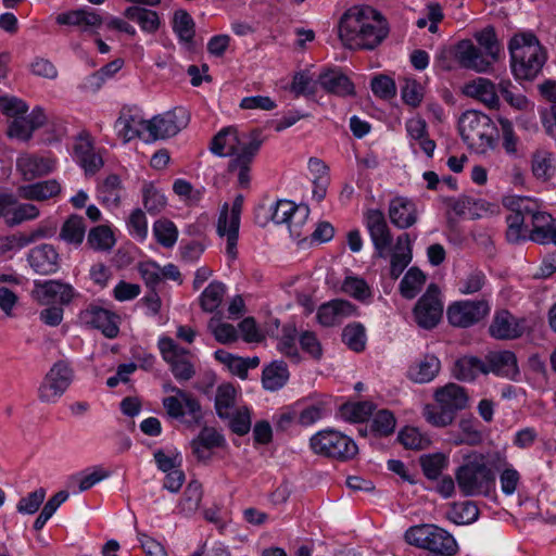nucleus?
<instances>
[{"label": "nucleus", "mask_w": 556, "mask_h": 556, "mask_svg": "<svg viewBox=\"0 0 556 556\" xmlns=\"http://www.w3.org/2000/svg\"><path fill=\"white\" fill-rule=\"evenodd\" d=\"M262 143L258 129L239 132L236 127L229 126L213 137L210 150L218 156H231L228 170L238 174V182L241 187H248L250 167Z\"/></svg>", "instance_id": "f257e3e1"}, {"label": "nucleus", "mask_w": 556, "mask_h": 556, "mask_svg": "<svg viewBox=\"0 0 556 556\" xmlns=\"http://www.w3.org/2000/svg\"><path fill=\"white\" fill-rule=\"evenodd\" d=\"M388 34L387 20L370 7H353L340 18L339 38L351 50H374Z\"/></svg>", "instance_id": "f03ea898"}, {"label": "nucleus", "mask_w": 556, "mask_h": 556, "mask_svg": "<svg viewBox=\"0 0 556 556\" xmlns=\"http://www.w3.org/2000/svg\"><path fill=\"white\" fill-rule=\"evenodd\" d=\"M405 542L427 551V556H455L458 544L445 529L433 523H420L409 527L404 533Z\"/></svg>", "instance_id": "7ed1b4c3"}, {"label": "nucleus", "mask_w": 556, "mask_h": 556, "mask_svg": "<svg viewBox=\"0 0 556 556\" xmlns=\"http://www.w3.org/2000/svg\"><path fill=\"white\" fill-rule=\"evenodd\" d=\"M434 400L438 405H426L424 417L434 427H446L454 421L459 410L467 407L469 397L463 387L447 383L435 390Z\"/></svg>", "instance_id": "20e7f679"}, {"label": "nucleus", "mask_w": 556, "mask_h": 556, "mask_svg": "<svg viewBox=\"0 0 556 556\" xmlns=\"http://www.w3.org/2000/svg\"><path fill=\"white\" fill-rule=\"evenodd\" d=\"M462 139L478 152L494 149L498 139V129L486 114L468 110L458 121Z\"/></svg>", "instance_id": "39448f33"}, {"label": "nucleus", "mask_w": 556, "mask_h": 556, "mask_svg": "<svg viewBox=\"0 0 556 556\" xmlns=\"http://www.w3.org/2000/svg\"><path fill=\"white\" fill-rule=\"evenodd\" d=\"M455 477L460 492L466 496L488 494L495 481L482 454L467 456L465 463L457 468Z\"/></svg>", "instance_id": "423d86ee"}, {"label": "nucleus", "mask_w": 556, "mask_h": 556, "mask_svg": "<svg viewBox=\"0 0 556 556\" xmlns=\"http://www.w3.org/2000/svg\"><path fill=\"white\" fill-rule=\"evenodd\" d=\"M309 446L317 455L341 462L350 460L358 453L352 438L333 429H324L312 435Z\"/></svg>", "instance_id": "0eeeda50"}, {"label": "nucleus", "mask_w": 556, "mask_h": 556, "mask_svg": "<svg viewBox=\"0 0 556 556\" xmlns=\"http://www.w3.org/2000/svg\"><path fill=\"white\" fill-rule=\"evenodd\" d=\"M74 380V370L67 361L55 362L38 388V399L43 403H55Z\"/></svg>", "instance_id": "6e6552de"}, {"label": "nucleus", "mask_w": 556, "mask_h": 556, "mask_svg": "<svg viewBox=\"0 0 556 556\" xmlns=\"http://www.w3.org/2000/svg\"><path fill=\"white\" fill-rule=\"evenodd\" d=\"M189 121V112L182 106H178L163 114L155 115L150 121H147L146 141H155L174 137L181 129L187 127Z\"/></svg>", "instance_id": "1a4fd4ad"}, {"label": "nucleus", "mask_w": 556, "mask_h": 556, "mask_svg": "<svg viewBox=\"0 0 556 556\" xmlns=\"http://www.w3.org/2000/svg\"><path fill=\"white\" fill-rule=\"evenodd\" d=\"M243 201V195L238 194L230 207L228 203H225L219 212L217 220V233L220 237L227 238L226 253L231 260L237 258L238 255L237 243Z\"/></svg>", "instance_id": "9d476101"}, {"label": "nucleus", "mask_w": 556, "mask_h": 556, "mask_svg": "<svg viewBox=\"0 0 556 556\" xmlns=\"http://www.w3.org/2000/svg\"><path fill=\"white\" fill-rule=\"evenodd\" d=\"M163 359L169 365L170 371L179 382L189 381L195 375L191 363V353L178 345L172 338L162 337L157 342Z\"/></svg>", "instance_id": "9b49d317"}, {"label": "nucleus", "mask_w": 556, "mask_h": 556, "mask_svg": "<svg viewBox=\"0 0 556 556\" xmlns=\"http://www.w3.org/2000/svg\"><path fill=\"white\" fill-rule=\"evenodd\" d=\"M440 289L431 283L414 308L417 325L424 329L434 328L442 318L443 304L439 298Z\"/></svg>", "instance_id": "f8f14e48"}, {"label": "nucleus", "mask_w": 556, "mask_h": 556, "mask_svg": "<svg viewBox=\"0 0 556 556\" xmlns=\"http://www.w3.org/2000/svg\"><path fill=\"white\" fill-rule=\"evenodd\" d=\"M490 312L486 301H458L451 304L446 315L451 325L467 328L480 321Z\"/></svg>", "instance_id": "ddd939ff"}, {"label": "nucleus", "mask_w": 556, "mask_h": 556, "mask_svg": "<svg viewBox=\"0 0 556 556\" xmlns=\"http://www.w3.org/2000/svg\"><path fill=\"white\" fill-rule=\"evenodd\" d=\"M75 289L61 280H35L31 298L41 305L59 302L67 305L76 296Z\"/></svg>", "instance_id": "4468645a"}, {"label": "nucleus", "mask_w": 556, "mask_h": 556, "mask_svg": "<svg viewBox=\"0 0 556 556\" xmlns=\"http://www.w3.org/2000/svg\"><path fill=\"white\" fill-rule=\"evenodd\" d=\"M365 225L375 248V256L387 258L392 244V235L384 214L380 210H368L365 214Z\"/></svg>", "instance_id": "2eb2a0df"}, {"label": "nucleus", "mask_w": 556, "mask_h": 556, "mask_svg": "<svg viewBox=\"0 0 556 556\" xmlns=\"http://www.w3.org/2000/svg\"><path fill=\"white\" fill-rule=\"evenodd\" d=\"M523 224L530 227L529 240L539 244L556 243V226L551 214L523 207Z\"/></svg>", "instance_id": "dca6fc26"}, {"label": "nucleus", "mask_w": 556, "mask_h": 556, "mask_svg": "<svg viewBox=\"0 0 556 556\" xmlns=\"http://www.w3.org/2000/svg\"><path fill=\"white\" fill-rule=\"evenodd\" d=\"M309 208L307 205H295L288 200H279L273 206L271 220L276 224L287 223L291 237L300 239L302 237L301 225L308 217Z\"/></svg>", "instance_id": "f3484780"}, {"label": "nucleus", "mask_w": 556, "mask_h": 556, "mask_svg": "<svg viewBox=\"0 0 556 556\" xmlns=\"http://www.w3.org/2000/svg\"><path fill=\"white\" fill-rule=\"evenodd\" d=\"M523 80L538 76L547 60V52L540 43L538 37L523 31Z\"/></svg>", "instance_id": "a211bd4d"}, {"label": "nucleus", "mask_w": 556, "mask_h": 556, "mask_svg": "<svg viewBox=\"0 0 556 556\" xmlns=\"http://www.w3.org/2000/svg\"><path fill=\"white\" fill-rule=\"evenodd\" d=\"M27 262L36 274L45 276L59 270L61 257L54 245L41 243L29 250Z\"/></svg>", "instance_id": "6ab92c4d"}, {"label": "nucleus", "mask_w": 556, "mask_h": 556, "mask_svg": "<svg viewBox=\"0 0 556 556\" xmlns=\"http://www.w3.org/2000/svg\"><path fill=\"white\" fill-rule=\"evenodd\" d=\"M79 318L85 325L101 330L106 338L113 339L118 334L117 316L109 309L90 304L80 312Z\"/></svg>", "instance_id": "aec40b11"}, {"label": "nucleus", "mask_w": 556, "mask_h": 556, "mask_svg": "<svg viewBox=\"0 0 556 556\" xmlns=\"http://www.w3.org/2000/svg\"><path fill=\"white\" fill-rule=\"evenodd\" d=\"M455 58L462 67L485 73L492 66L482 52L468 39L460 40L455 47Z\"/></svg>", "instance_id": "412c9836"}, {"label": "nucleus", "mask_w": 556, "mask_h": 556, "mask_svg": "<svg viewBox=\"0 0 556 556\" xmlns=\"http://www.w3.org/2000/svg\"><path fill=\"white\" fill-rule=\"evenodd\" d=\"M389 217L399 229H407L416 224L418 211L415 202L405 197H396L389 203Z\"/></svg>", "instance_id": "4be33fe9"}, {"label": "nucleus", "mask_w": 556, "mask_h": 556, "mask_svg": "<svg viewBox=\"0 0 556 556\" xmlns=\"http://www.w3.org/2000/svg\"><path fill=\"white\" fill-rule=\"evenodd\" d=\"M225 444V437L213 427H203L191 441L192 453L201 462L211 459V450L223 447Z\"/></svg>", "instance_id": "5701e85b"}, {"label": "nucleus", "mask_w": 556, "mask_h": 556, "mask_svg": "<svg viewBox=\"0 0 556 556\" xmlns=\"http://www.w3.org/2000/svg\"><path fill=\"white\" fill-rule=\"evenodd\" d=\"M356 313V306L346 300H332L323 304L317 311V319L325 327H332L342 321L343 318Z\"/></svg>", "instance_id": "b1692460"}, {"label": "nucleus", "mask_w": 556, "mask_h": 556, "mask_svg": "<svg viewBox=\"0 0 556 556\" xmlns=\"http://www.w3.org/2000/svg\"><path fill=\"white\" fill-rule=\"evenodd\" d=\"M16 168L26 181L48 175L54 169V162L48 157L23 154L17 157Z\"/></svg>", "instance_id": "393cba45"}, {"label": "nucleus", "mask_w": 556, "mask_h": 556, "mask_svg": "<svg viewBox=\"0 0 556 556\" xmlns=\"http://www.w3.org/2000/svg\"><path fill=\"white\" fill-rule=\"evenodd\" d=\"M413 258L412 240L408 233H402L396 238L391 253L390 277L397 279Z\"/></svg>", "instance_id": "a878e982"}, {"label": "nucleus", "mask_w": 556, "mask_h": 556, "mask_svg": "<svg viewBox=\"0 0 556 556\" xmlns=\"http://www.w3.org/2000/svg\"><path fill=\"white\" fill-rule=\"evenodd\" d=\"M464 94L481 101L489 109H497L500 99L495 85L488 78L478 77L464 86Z\"/></svg>", "instance_id": "bb28decb"}, {"label": "nucleus", "mask_w": 556, "mask_h": 556, "mask_svg": "<svg viewBox=\"0 0 556 556\" xmlns=\"http://www.w3.org/2000/svg\"><path fill=\"white\" fill-rule=\"evenodd\" d=\"M491 337L498 340H509L520 336L519 320L508 311H497L489 327Z\"/></svg>", "instance_id": "cd10ccee"}, {"label": "nucleus", "mask_w": 556, "mask_h": 556, "mask_svg": "<svg viewBox=\"0 0 556 556\" xmlns=\"http://www.w3.org/2000/svg\"><path fill=\"white\" fill-rule=\"evenodd\" d=\"M485 363L488 364L486 374L493 372L497 376L515 378L518 374V365L517 357L513 352L509 351H498V352H490L484 357Z\"/></svg>", "instance_id": "c85d7f7f"}, {"label": "nucleus", "mask_w": 556, "mask_h": 556, "mask_svg": "<svg viewBox=\"0 0 556 556\" xmlns=\"http://www.w3.org/2000/svg\"><path fill=\"white\" fill-rule=\"evenodd\" d=\"M503 206L510 212L506 216V238L510 243H519L521 240V197L507 194L502 199Z\"/></svg>", "instance_id": "c756f323"}, {"label": "nucleus", "mask_w": 556, "mask_h": 556, "mask_svg": "<svg viewBox=\"0 0 556 556\" xmlns=\"http://www.w3.org/2000/svg\"><path fill=\"white\" fill-rule=\"evenodd\" d=\"M146 124L147 121L142 119L139 115L131 114L129 111H123L115 122V128L117 130V135L125 143L137 137L142 138L146 141Z\"/></svg>", "instance_id": "7c9ffc66"}, {"label": "nucleus", "mask_w": 556, "mask_h": 556, "mask_svg": "<svg viewBox=\"0 0 556 556\" xmlns=\"http://www.w3.org/2000/svg\"><path fill=\"white\" fill-rule=\"evenodd\" d=\"M61 192V185L55 179L17 187V197L28 201H46Z\"/></svg>", "instance_id": "2f4dec72"}, {"label": "nucleus", "mask_w": 556, "mask_h": 556, "mask_svg": "<svg viewBox=\"0 0 556 556\" xmlns=\"http://www.w3.org/2000/svg\"><path fill=\"white\" fill-rule=\"evenodd\" d=\"M56 22L60 25H73L81 27L84 30H88L101 26L103 18L94 9L83 8L59 14Z\"/></svg>", "instance_id": "473e14b6"}, {"label": "nucleus", "mask_w": 556, "mask_h": 556, "mask_svg": "<svg viewBox=\"0 0 556 556\" xmlns=\"http://www.w3.org/2000/svg\"><path fill=\"white\" fill-rule=\"evenodd\" d=\"M318 81L323 89L328 93L338 97H349L355 94L354 84L350 78L339 71H328L318 77Z\"/></svg>", "instance_id": "72a5a7b5"}, {"label": "nucleus", "mask_w": 556, "mask_h": 556, "mask_svg": "<svg viewBox=\"0 0 556 556\" xmlns=\"http://www.w3.org/2000/svg\"><path fill=\"white\" fill-rule=\"evenodd\" d=\"M440 368L439 358L432 354H427L409 367L407 376L414 382L427 383L437 377Z\"/></svg>", "instance_id": "f704fd0d"}, {"label": "nucleus", "mask_w": 556, "mask_h": 556, "mask_svg": "<svg viewBox=\"0 0 556 556\" xmlns=\"http://www.w3.org/2000/svg\"><path fill=\"white\" fill-rule=\"evenodd\" d=\"M288 366L283 361H274L263 368L262 383L265 390L277 391L289 380Z\"/></svg>", "instance_id": "c9c22d12"}, {"label": "nucleus", "mask_w": 556, "mask_h": 556, "mask_svg": "<svg viewBox=\"0 0 556 556\" xmlns=\"http://www.w3.org/2000/svg\"><path fill=\"white\" fill-rule=\"evenodd\" d=\"M486 365L484 358L464 356L455 362L453 375L458 380L472 381L479 375L486 374Z\"/></svg>", "instance_id": "e433bc0d"}, {"label": "nucleus", "mask_w": 556, "mask_h": 556, "mask_svg": "<svg viewBox=\"0 0 556 556\" xmlns=\"http://www.w3.org/2000/svg\"><path fill=\"white\" fill-rule=\"evenodd\" d=\"M86 235V224L83 216L73 214L61 226L59 239L66 244L79 247Z\"/></svg>", "instance_id": "4c0bfd02"}, {"label": "nucleus", "mask_w": 556, "mask_h": 556, "mask_svg": "<svg viewBox=\"0 0 556 556\" xmlns=\"http://www.w3.org/2000/svg\"><path fill=\"white\" fill-rule=\"evenodd\" d=\"M109 477V472L97 467L92 471H81L73 475L67 480V488L73 493H81L91 489L94 484Z\"/></svg>", "instance_id": "58836bf2"}, {"label": "nucleus", "mask_w": 556, "mask_h": 556, "mask_svg": "<svg viewBox=\"0 0 556 556\" xmlns=\"http://www.w3.org/2000/svg\"><path fill=\"white\" fill-rule=\"evenodd\" d=\"M122 181L115 174L109 175L98 187V200L109 206L117 207L122 198Z\"/></svg>", "instance_id": "ea45409f"}, {"label": "nucleus", "mask_w": 556, "mask_h": 556, "mask_svg": "<svg viewBox=\"0 0 556 556\" xmlns=\"http://www.w3.org/2000/svg\"><path fill=\"white\" fill-rule=\"evenodd\" d=\"M124 15L138 23L146 33H155L160 27V17L155 11L142 7H129L125 10Z\"/></svg>", "instance_id": "a19ab883"}, {"label": "nucleus", "mask_w": 556, "mask_h": 556, "mask_svg": "<svg viewBox=\"0 0 556 556\" xmlns=\"http://www.w3.org/2000/svg\"><path fill=\"white\" fill-rule=\"evenodd\" d=\"M555 159L546 150L540 149L533 154L532 173L536 179L547 181L555 176Z\"/></svg>", "instance_id": "79ce46f5"}, {"label": "nucleus", "mask_w": 556, "mask_h": 556, "mask_svg": "<svg viewBox=\"0 0 556 556\" xmlns=\"http://www.w3.org/2000/svg\"><path fill=\"white\" fill-rule=\"evenodd\" d=\"M194 21L191 15L185 10H178L174 14L173 30L178 36L179 40L189 47L193 43L195 34Z\"/></svg>", "instance_id": "37998d69"}, {"label": "nucleus", "mask_w": 556, "mask_h": 556, "mask_svg": "<svg viewBox=\"0 0 556 556\" xmlns=\"http://www.w3.org/2000/svg\"><path fill=\"white\" fill-rule=\"evenodd\" d=\"M342 341L352 351L359 353L366 348L367 336L364 325L351 323L342 330Z\"/></svg>", "instance_id": "c03bdc74"}, {"label": "nucleus", "mask_w": 556, "mask_h": 556, "mask_svg": "<svg viewBox=\"0 0 556 556\" xmlns=\"http://www.w3.org/2000/svg\"><path fill=\"white\" fill-rule=\"evenodd\" d=\"M115 241L113 231L105 225L91 228L87 237L88 245L96 251H110Z\"/></svg>", "instance_id": "a18cd8bd"}, {"label": "nucleus", "mask_w": 556, "mask_h": 556, "mask_svg": "<svg viewBox=\"0 0 556 556\" xmlns=\"http://www.w3.org/2000/svg\"><path fill=\"white\" fill-rule=\"evenodd\" d=\"M236 402V389L227 383L217 388L215 396V409L220 419H229L231 416L230 410L233 408Z\"/></svg>", "instance_id": "49530a36"}, {"label": "nucleus", "mask_w": 556, "mask_h": 556, "mask_svg": "<svg viewBox=\"0 0 556 556\" xmlns=\"http://www.w3.org/2000/svg\"><path fill=\"white\" fill-rule=\"evenodd\" d=\"M458 427L460 435L454 441L456 445H478L482 442L483 434L480 430V422L477 419L463 418L459 420Z\"/></svg>", "instance_id": "de8ad7c7"}, {"label": "nucleus", "mask_w": 556, "mask_h": 556, "mask_svg": "<svg viewBox=\"0 0 556 556\" xmlns=\"http://www.w3.org/2000/svg\"><path fill=\"white\" fill-rule=\"evenodd\" d=\"M426 281L425 274L417 267H412L400 282V292L405 299H414Z\"/></svg>", "instance_id": "09e8293b"}, {"label": "nucleus", "mask_w": 556, "mask_h": 556, "mask_svg": "<svg viewBox=\"0 0 556 556\" xmlns=\"http://www.w3.org/2000/svg\"><path fill=\"white\" fill-rule=\"evenodd\" d=\"M424 475L430 480H437L447 467L448 459L443 453L425 454L419 458Z\"/></svg>", "instance_id": "8fccbe9b"}, {"label": "nucleus", "mask_w": 556, "mask_h": 556, "mask_svg": "<svg viewBox=\"0 0 556 556\" xmlns=\"http://www.w3.org/2000/svg\"><path fill=\"white\" fill-rule=\"evenodd\" d=\"M226 288L219 281L211 282L201 293L200 305L204 312L213 313L220 305Z\"/></svg>", "instance_id": "3c124183"}, {"label": "nucleus", "mask_w": 556, "mask_h": 556, "mask_svg": "<svg viewBox=\"0 0 556 556\" xmlns=\"http://www.w3.org/2000/svg\"><path fill=\"white\" fill-rule=\"evenodd\" d=\"M397 440L405 448L409 450H425L431 444L430 438L415 427L403 428L399 432Z\"/></svg>", "instance_id": "603ef678"}, {"label": "nucleus", "mask_w": 556, "mask_h": 556, "mask_svg": "<svg viewBox=\"0 0 556 556\" xmlns=\"http://www.w3.org/2000/svg\"><path fill=\"white\" fill-rule=\"evenodd\" d=\"M375 405L369 401L346 403L340 408L342 417L351 422H363L374 412Z\"/></svg>", "instance_id": "864d4df0"}, {"label": "nucleus", "mask_w": 556, "mask_h": 556, "mask_svg": "<svg viewBox=\"0 0 556 556\" xmlns=\"http://www.w3.org/2000/svg\"><path fill=\"white\" fill-rule=\"evenodd\" d=\"M298 331L293 325H286L278 343V350L294 363H300L301 356L296 348Z\"/></svg>", "instance_id": "5fc2aeb1"}, {"label": "nucleus", "mask_w": 556, "mask_h": 556, "mask_svg": "<svg viewBox=\"0 0 556 556\" xmlns=\"http://www.w3.org/2000/svg\"><path fill=\"white\" fill-rule=\"evenodd\" d=\"M475 38L479 46L484 49L486 56L492 61L497 60L501 51V43L496 37L495 29L492 26H486L482 30L475 34Z\"/></svg>", "instance_id": "6e6d98bb"}, {"label": "nucleus", "mask_w": 556, "mask_h": 556, "mask_svg": "<svg viewBox=\"0 0 556 556\" xmlns=\"http://www.w3.org/2000/svg\"><path fill=\"white\" fill-rule=\"evenodd\" d=\"M153 233L156 241L164 248H172L178 238V230L175 224L166 218L157 219L153 224Z\"/></svg>", "instance_id": "4d7b16f0"}, {"label": "nucleus", "mask_w": 556, "mask_h": 556, "mask_svg": "<svg viewBox=\"0 0 556 556\" xmlns=\"http://www.w3.org/2000/svg\"><path fill=\"white\" fill-rule=\"evenodd\" d=\"M202 501V484L192 480L188 483L182 498L179 502V509L181 513L191 514L195 511Z\"/></svg>", "instance_id": "13d9d810"}, {"label": "nucleus", "mask_w": 556, "mask_h": 556, "mask_svg": "<svg viewBox=\"0 0 556 556\" xmlns=\"http://www.w3.org/2000/svg\"><path fill=\"white\" fill-rule=\"evenodd\" d=\"M164 391L173 392L175 393L174 396H179L180 399H182L186 407L188 408L190 420L194 424L200 422V420L202 419L201 404L194 396L170 383L164 386Z\"/></svg>", "instance_id": "bf43d9fd"}, {"label": "nucleus", "mask_w": 556, "mask_h": 556, "mask_svg": "<svg viewBox=\"0 0 556 556\" xmlns=\"http://www.w3.org/2000/svg\"><path fill=\"white\" fill-rule=\"evenodd\" d=\"M143 206L148 213L156 215L166 206V198L152 185L147 184L142 189Z\"/></svg>", "instance_id": "052dcab7"}, {"label": "nucleus", "mask_w": 556, "mask_h": 556, "mask_svg": "<svg viewBox=\"0 0 556 556\" xmlns=\"http://www.w3.org/2000/svg\"><path fill=\"white\" fill-rule=\"evenodd\" d=\"M342 290L362 302L372 298V292L367 282L358 277H346L342 283Z\"/></svg>", "instance_id": "680f3d73"}, {"label": "nucleus", "mask_w": 556, "mask_h": 556, "mask_svg": "<svg viewBox=\"0 0 556 556\" xmlns=\"http://www.w3.org/2000/svg\"><path fill=\"white\" fill-rule=\"evenodd\" d=\"M10 227L18 226L25 222L34 220L40 215L39 208L31 203H22L15 199L14 212Z\"/></svg>", "instance_id": "e2e57ef3"}, {"label": "nucleus", "mask_w": 556, "mask_h": 556, "mask_svg": "<svg viewBox=\"0 0 556 556\" xmlns=\"http://www.w3.org/2000/svg\"><path fill=\"white\" fill-rule=\"evenodd\" d=\"M395 417L392 412L381 409L376 413L371 421V430L379 435H389L394 431Z\"/></svg>", "instance_id": "0e129e2a"}, {"label": "nucleus", "mask_w": 556, "mask_h": 556, "mask_svg": "<svg viewBox=\"0 0 556 556\" xmlns=\"http://www.w3.org/2000/svg\"><path fill=\"white\" fill-rule=\"evenodd\" d=\"M127 227L130 236L143 241L148 236V222L144 212L141 208H136L131 212Z\"/></svg>", "instance_id": "69168bd1"}, {"label": "nucleus", "mask_w": 556, "mask_h": 556, "mask_svg": "<svg viewBox=\"0 0 556 556\" xmlns=\"http://www.w3.org/2000/svg\"><path fill=\"white\" fill-rule=\"evenodd\" d=\"M138 270L147 287L155 291V288L162 281L161 266L156 262L148 261L140 263Z\"/></svg>", "instance_id": "338daca9"}, {"label": "nucleus", "mask_w": 556, "mask_h": 556, "mask_svg": "<svg viewBox=\"0 0 556 556\" xmlns=\"http://www.w3.org/2000/svg\"><path fill=\"white\" fill-rule=\"evenodd\" d=\"M208 329L213 332L216 341L222 344H228L238 339L237 330L232 325L217 323L214 317L208 321Z\"/></svg>", "instance_id": "774afa93"}]
</instances>
